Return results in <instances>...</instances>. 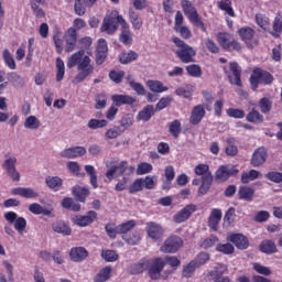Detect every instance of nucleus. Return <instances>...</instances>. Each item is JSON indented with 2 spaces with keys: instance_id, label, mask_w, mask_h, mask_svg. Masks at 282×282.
<instances>
[{
  "instance_id": "obj_1",
  "label": "nucleus",
  "mask_w": 282,
  "mask_h": 282,
  "mask_svg": "<svg viewBox=\"0 0 282 282\" xmlns=\"http://www.w3.org/2000/svg\"><path fill=\"white\" fill-rule=\"evenodd\" d=\"M68 69L77 67V75L74 77V85L83 83L86 78H89L94 74V62L89 55L85 54V48H82L72 54L66 62Z\"/></svg>"
},
{
  "instance_id": "obj_2",
  "label": "nucleus",
  "mask_w": 282,
  "mask_h": 282,
  "mask_svg": "<svg viewBox=\"0 0 282 282\" xmlns=\"http://www.w3.org/2000/svg\"><path fill=\"white\" fill-rule=\"evenodd\" d=\"M170 265L171 268H180L182 261L175 256H166L165 258H154L151 261L149 276L152 281H158L162 276V270Z\"/></svg>"
},
{
  "instance_id": "obj_3",
  "label": "nucleus",
  "mask_w": 282,
  "mask_h": 282,
  "mask_svg": "<svg viewBox=\"0 0 282 282\" xmlns=\"http://www.w3.org/2000/svg\"><path fill=\"white\" fill-rule=\"evenodd\" d=\"M122 21H124V18L117 10H113L104 18L100 32L116 34L118 32V24L122 28Z\"/></svg>"
},
{
  "instance_id": "obj_4",
  "label": "nucleus",
  "mask_w": 282,
  "mask_h": 282,
  "mask_svg": "<svg viewBox=\"0 0 282 282\" xmlns=\"http://www.w3.org/2000/svg\"><path fill=\"white\" fill-rule=\"evenodd\" d=\"M173 43L178 47L176 51V56L180 58L182 63H193V58H195L197 52L193 46L186 44L182 39L180 37H173Z\"/></svg>"
},
{
  "instance_id": "obj_5",
  "label": "nucleus",
  "mask_w": 282,
  "mask_h": 282,
  "mask_svg": "<svg viewBox=\"0 0 282 282\" xmlns=\"http://www.w3.org/2000/svg\"><path fill=\"white\" fill-rule=\"evenodd\" d=\"M194 173L202 176V185L198 189V195H206L210 189V186H213V172H210V167L208 164H198L195 167Z\"/></svg>"
},
{
  "instance_id": "obj_6",
  "label": "nucleus",
  "mask_w": 282,
  "mask_h": 282,
  "mask_svg": "<svg viewBox=\"0 0 282 282\" xmlns=\"http://www.w3.org/2000/svg\"><path fill=\"white\" fill-rule=\"evenodd\" d=\"M274 77L268 70L261 68H254L250 77L251 89L257 91L259 84L261 85H272Z\"/></svg>"
},
{
  "instance_id": "obj_7",
  "label": "nucleus",
  "mask_w": 282,
  "mask_h": 282,
  "mask_svg": "<svg viewBox=\"0 0 282 282\" xmlns=\"http://www.w3.org/2000/svg\"><path fill=\"white\" fill-rule=\"evenodd\" d=\"M182 9L184 14L189 19L192 23H195L197 28H199L203 32H206V25L199 18V13H197V9L193 6V3L188 0L182 1Z\"/></svg>"
},
{
  "instance_id": "obj_8",
  "label": "nucleus",
  "mask_w": 282,
  "mask_h": 282,
  "mask_svg": "<svg viewBox=\"0 0 282 282\" xmlns=\"http://www.w3.org/2000/svg\"><path fill=\"white\" fill-rule=\"evenodd\" d=\"M184 246V240H182L178 236L169 237L164 243L161 246V252L165 254H175L180 248Z\"/></svg>"
},
{
  "instance_id": "obj_9",
  "label": "nucleus",
  "mask_w": 282,
  "mask_h": 282,
  "mask_svg": "<svg viewBox=\"0 0 282 282\" xmlns=\"http://www.w3.org/2000/svg\"><path fill=\"white\" fill-rule=\"evenodd\" d=\"M4 219L8 223L13 224L19 235H23V232H25V228H28V220L25 218L19 217L14 212H8L4 214Z\"/></svg>"
},
{
  "instance_id": "obj_10",
  "label": "nucleus",
  "mask_w": 282,
  "mask_h": 282,
  "mask_svg": "<svg viewBox=\"0 0 282 282\" xmlns=\"http://www.w3.org/2000/svg\"><path fill=\"white\" fill-rule=\"evenodd\" d=\"M238 34L241 41H245L246 45L249 47H257V45H259V40L254 39V29L250 26H243L238 30Z\"/></svg>"
},
{
  "instance_id": "obj_11",
  "label": "nucleus",
  "mask_w": 282,
  "mask_h": 282,
  "mask_svg": "<svg viewBox=\"0 0 282 282\" xmlns=\"http://www.w3.org/2000/svg\"><path fill=\"white\" fill-rule=\"evenodd\" d=\"M83 155H87V148L80 145L64 149L59 152V156L64 160H76V158H83Z\"/></svg>"
},
{
  "instance_id": "obj_12",
  "label": "nucleus",
  "mask_w": 282,
  "mask_h": 282,
  "mask_svg": "<svg viewBox=\"0 0 282 282\" xmlns=\"http://www.w3.org/2000/svg\"><path fill=\"white\" fill-rule=\"evenodd\" d=\"M229 69L231 74L225 69V74H227L229 83L231 85H237V87H241V67H239V64L237 62L230 63Z\"/></svg>"
},
{
  "instance_id": "obj_13",
  "label": "nucleus",
  "mask_w": 282,
  "mask_h": 282,
  "mask_svg": "<svg viewBox=\"0 0 282 282\" xmlns=\"http://www.w3.org/2000/svg\"><path fill=\"white\" fill-rule=\"evenodd\" d=\"M195 210H197V205L188 204L173 216V221L175 224H184V221L191 219V215H193Z\"/></svg>"
},
{
  "instance_id": "obj_14",
  "label": "nucleus",
  "mask_w": 282,
  "mask_h": 282,
  "mask_svg": "<svg viewBox=\"0 0 282 282\" xmlns=\"http://www.w3.org/2000/svg\"><path fill=\"white\" fill-rule=\"evenodd\" d=\"M65 52L69 54L76 50V42L78 41V33L74 26L69 28L64 34Z\"/></svg>"
},
{
  "instance_id": "obj_15",
  "label": "nucleus",
  "mask_w": 282,
  "mask_h": 282,
  "mask_svg": "<svg viewBox=\"0 0 282 282\" xmlns=\"http://www.w3.org/2000/svg\"><path fill=\"white\" fill-rule=\"evenodd\" d=\"M239 173V170L237 167H228L226 165H220L216 173H215V180L216 182H226L228 177H232V175H237Z\"/></svg>"
},
{
  "instance_id": "obj_16",
  "label": "nucleus",
  "mask_w": 282,
  "mask_h": 282,
  "mask_svg": "<svg viewBox=\"0 0 282 282\" xmlns=\"http://www.w3.org/2000/svg\"><path fill=\"white\" fill-rule=\"evenodd\" d=\"M119 41L123 45H131V43H133V34H131L129 22H127V20H121V32L119 34Z\"/></svg>"
},
{
  "instance_id": "obj_17",
  "label": "nucleus",
  "mask_w": 282,
  "mask_h": 282,
  "mask_svg": "<svg viewBox=\"0 0 282 282\" xmlns=\"http://www.w3.org/2000/svg\"><path fill=\"white\" fill-rule=\"evenodd\" d=\"M206 116V109L204 108V105H197L192 109L191 116H189V124H193L194 127L199 124L202 120H204V117Z\"/></svg>"
},
{
  "instance_id": "obj_18",
  "label": "nucleus",
  "mask_w": 282,
  "mask_h": 282,
  "mask_svg": "<svg viewBox=\"0 0 282 282\" xmlns=\"http://www.w3.org/2000/svg\"><path fill=\"white\" fill-rule=\"evenodd\" d=\"M147 234L150 237V239L158 241L159 239H162V237H164V229H162V226H160L156 223H148Z\"/></svg>"
},
{
  "instance_id": "obj_19",
  "label": "nucleus",
  "mask_w": 282,
  "mask_h": 282,
  "mask_svg": "<svg viewBox=\"0 0 282 282\" xmlns=\"http://www.w3.org/2000/svg\"><path fill=\"white\" fill-rule=\"evenodd\" d=\"M87 257H89V252L87 249H85V247H75L69 251L70 261H74V263H80L85 261Z\"/></svg>"
},
{
  "instance_id": "obj_20",
  "label": "nucleus",
  "mask_w": 282,
  "mask_h": 282,
  "mask_svg": "<svg viewBox=\"0 0 282 282\" xmlns=\"http://www.w3.org/2000/svg\"><path fill=\"white\" fill-rule=\"evenodd\" d=\"M11 195H19L25 199H36L40 196L39 192L30 187H15L11 189Z\"/></svg>"
},
{
  "instance_id": "obj_21",
  "label": "nucleus",
  "mask_w": 282,
  "mask_h": 282,
  "mask_svg": "<svg viewBox=\"0 0 282 282\" xmlns=\"http://www.w3.org/2000/svg\"><path fill=\"white\" fill-rule=\"evenodd\" d=\"M144 270H148L150 272L151 270V260L143 258L139 262H135L130 265V274H142Z\"/></svg>"
},
{
  "instance_id": "obj_22",
  "label": "nucleus",
  "mask_w": 282,
  "mask_h": 282,
  "mask_svg": "<svg viewBox=\"0 0 282 282\" xmlns=\"http://www.w3.org/2000/svg\"><path fill=\"white\" fill-rule=\"evenodd\" d=\"M221 209H212L208 218V227L210 228V230H214V232H217L219 230V221H221Z\"/></svg>"
},
{
  "instance_id": "obj_23",
  "label": "nucleus",
  "mask_w": 282,
  "mask_h": 282,
  "mask_svg": "<svg viewBox=\"0 0 282 282\" xmlns=\"http://www.w3.org/2000/svg\"><path fill=\"white\" fill-rule=\"evenodd\" d=\"M268 160V151L265 148H258L251 158L252 166H261V164H265Z\"/></svg>"
},
{
  "instance_id": "obj_24",
  "label": "nucleus",
  "mask_w": 282,
  "mask_h": 282,
  "mask_svg": "<svg viewBox=\"0 0 282 282\" xmlns=\"http://www.w3.org/2000/svg\"><path fill=\"white\" fill-rule=\"evenodd\" d=\"M98 217V214L94 210H90L85 216H77L75 223L77 226H89V224H94Z\"/></svg>"
},
{
  "instance_id": "obj_25",
  "label": "nucleus",
  "mask_w": 282,
  "mask_h": 282,
  "mask_svg": "<svg viewBox=\"0 0 282 282\" xmlns=\"http://www.w3.org/2000/svg\"><path fill=\"white\" fill-rule=\"evenodd\" d=\"M72 193L74 195V197L77 199V202H85V199H87V197H89L90 195V191L89 187L87 186H80V185H75L72 188Z\"/></svg>"
},
{
  "instance_id": "obj_26",
  "label": "nucleus",
  "mask_w": 282,
  "mask_h": 282,
  "mask_svg": "<svg viewBox=\"0 0 282 282\" xmlns=\"http://www.w3.org/2000/svg\"><path fill=\"white\" fill-rule=\"evenodd\" d=\"M229 241L236 246L239 250H246L249 246L248 238L241 234H234L229 236Z\"/></svg>"
},
{
  "instance_id": "obj_27",
  "label": "nucleus",
  "mask_w": 282,
  "mask_h": 282,
  "mask_svg": "<svg viewBox=\"0 0 282 282\" xmlns=\"http://www.w3.org/2000/svg\"><path fill=\"white\" fill-rule=\"evenodd\" d=\"M153 116H155V107H153V105H148L138 112L137 120H141L142 122H149V120H151Z\"/></svg>"
},
{
  "instance_id": "obj_28",
  "label": "nucleus",
  "mask_w": 282,
  "mask_h": 282,
  "mask_svg": "<svg viewBox=\"0 0 282 282\" xmlns=\"http://www.w3.org/2000/svg\"><path fill=\"white\" fill-rule=\"evenodd\" d=\"M29 210L30 213H32L33 215H44L46 217H52V213H54V208L50 207V208H44L43 206H41V204L39 203H33L29 206Z\"/></svg>"
},
{
  "instance_id": "obj_29",
  "label": "nucleus",
  "mask_w": 282,
  "mask_h": 282,
  "mask_svg": "<svg viewBox=\"0 0 282 282\" xmlns=\"http://www.w3.org/2000/svg\"><path fill=\"white\" fill-rule=\"evenodd\" d=\"M111 100L116 107H122V105H133V102H135V98L129 95H113Z\"/></svg>"
},
{
  "instance_id": "obj_30",
  "label": "nucleus",
  "mask_w": 282,
  "mask_h": 282,
  "mask_svg": "<svg viewBox=\"0 0 282 282\" xmlns=\"http://www.w3.org/2000/svg\"><path fill=\"white\" fill-rule=\"evenodd\" d=\"M52 229L58 235L69 236L72 235V229L65 221L58 220L52 224Z\"/></svg>"
},
{
  "instance_id": "obj_31",
  "label": "nucleus",
  "mask_w": 282,
  "mask_h": 282,
  "mask_svg": "<svg viewBox=\"0 0 282 282\" xmlns=\"http://www.w3.org/2000/svg\"><path fill=\"white\" fill-rule=\"evenodd\" d=\"M147 86L149 87L150 91L154 94H162L164 91H169V87L164 86L160 80H148Z\"/></svg>"
},
{
  "instance_id": "obj_32",
  "label": "nucleus",
  "mask_w": 282,
  "mask_h": 282,
  "mask_svg": "<svg viewBox=\"0 0 282 282\" xmlns=\"http://www.w3.org/2000/svg\"><path fill=\"white\" fill-rule=\"evenodd\" d=\"M129 19L133 30H141L142 25H144V22L142 21V18H140V14H138L133 10H129Z\"/></svg>"
},
{
  "instance_id": "obj_33",
  "label": "nucleus",
  "mask_w": 282,
  "mask_h": 282,
  "mask_svg": "<svg viewBox=\"0 0 282 282\" xmlns=\"http://www.w3.org/2000/svg\"><path fill=\"white\" fill-rule=\"evenodd\" d=\"M238 197L246 202H252V198L254 197V189L249 186H242L238 191Z\"/></svg>"
},
{
  "instance_id": "obj_34",
  "label": "nucleus",
  "mask_w": 282,
  "mask_h": 282,
  "mask_svg": "<svg viewBox=\"0 0 282 282\" xmlns=\"http://www.w3.org/2000/svg\"><path fill=\"white\" fill-rule=\"evenodd\" d=\"M260 250L264 254H274V252H278L276 243L272 240H263L260 245Z\"/></svg>"
},
{
  "instance_id": "obj_35",
  "label": "nucleus",
  "mask_w": 282,
  "mask_h": 282,
  "mask_svg": "<svg viewBox=\"0 0 282 282\" xmlns=\"http://www.w3.org/2000/svg\"><path fill=\"white\" fill-rule=\"evenodd\" d=\"M133 61H138V53L134 51L123 52L119 55V62L122 65H129V63H133Z\"/></svg>"
},
{
  "instance_id": "obj_36",
  "label": "nucleus",
  "mask_w": 282,
  "mask_h": 282,
  "mask_svg": "<svg viewBox=\"0 0 282 282\" xmlns=\"http://www.w3.org/2000/svg\"><path fill=\"white\" fill-rule=\"evenodd\" d=\"M41 128V120L36 118V116H29L24 120V129H30L31 131H36V129Z\"/></svg>"
},
{
  "instance_id": "obj_37",
  "label": "nucleus",
  "mask_w": 282,
  "mask_h": 282,
  "mask_svg": "<svg viewBox=\"0 0 282 282\" xmlns=\"http://www.w3.org/2000/svg\"><path fill=\"white\" fill-rule=\"evenodd\" d=\"M227 142V148L225 150L226 155H229L231 158H234V155H237V153H239V149L237 148V139L235 138H228L226 140Z\"/></svg>"
},
{
  "instance_id": "obj_38",
  "label": "nucleus",
  "mask_w": 282,
  "mask_h": 282,
  "mask_svg": "<svg viewBox=\"0 0 282 282\" xmlns=\"http://www.w3.org/2000/svg\"><path fill=\"white\" fill-rule=\"evenodd\" d=\"M128 85L138 94V96H144L147 94V89H144V85L141 83L133 82V76L129 75L127 77Z\"/></svg>"
},
{
  "instance_id": "obj_39",
  "label": "nucleus",
  "mask_w": 282,
  "mask_h": 282,
  "mask_svg": "<svg viewBox=\"0 0 282 282\" xmlns=\"http://www.w3.org/2000/svg\"><path fill=\"white\" fill-rule=\"evenodd\" d=\"M45 184H46V186H48V188L58 191V188H61V186H63V178H61L58 176H47L45 178Z\"/></svg>"
},
{
  "instance_id": "obj_40",
  "label": "nucleus",
  "mask_w": 282,
  "mask_h": 282,
  "mask_svg": "<svg viewBox=\"0 0 282 282\" xmlns=\"http://www.w3.org/2000/svg\"><path fill=\"white\" fill-rule=\"evenodd\" d=\"M217 41L221 45V47H224V50H230L232 36L229 33H218Z\"/></svg>"
},
{
  "instance_id": "obj_41",
  "label": "nucleus",
  "mask_w": 282,
  "mask_h": 282,
  "mask_svg": "<svg viewBox=\"0 0 282 282\" xmlns=\"http://www.w3.org/2000/svg\"><path fill=\"white\" fill-rule=\"evenodd\" d=\"M135 228V220H129L127 223H122L117 226L118 235H127V232H131Z\"/></svg>"
},
{
  "instance_id": "obj_42",
  "label": "nucleus",
  "mask_w": 282,
  "mask_h": 282,
  "mask_svg": "<svg viewBox=\"0 0 282 282\" xmlns=\"http://www.w3.org/2000/svg\"><path fill=\"white\" fill-rule=\"evenodd\" d=\"M111 279V267L101 269L95 276V282H106Z\"/></svg>"
},
{
  "instance_id": "obj_43",
  "label": "nucleus",
  "mask_w": 282,
  "mask_h": 282,
  "mask_svg": "<svg viewBox=\"0 0 282 282\" xmlns=\"http://www.w3.org/2000/svg\"><path fill=\"white\" fill-rule=\"evenodd\" d=\"M84 169L90 176V185L93 188H98V175H96V167H94V165H85Z\"/></svg>"
},
{
  "instance_id": "obj_44",
  "label": "nucleus",
  "mask_w": 282,
  "mask_h": 282,
  "mask_svg": "<svg viewBox=\"0 0 282 282\" xmlns=\"http://www.w3.org/2000/svg\"><path fill=\"white\" fill-rule=\"evenodd\" d=\"M3 61L9 69H17V62L14 61V56L10 53V50L6 48L2 52Z\"/></svg>"
},
{
  "instance_id": "obj_45",
  "label": "nucleus",
  "mask_w": 282,
  "mask_h": 282,
  "mask_svg": "<svg viewBox=\"0 0 282 282\" xmlns=\"http://www.w3.org/2000/svg\"><path fill=\"white\" fill-rule=\"evenodd\" d=\"M169 131L173 135V138H180V134L182 133V122H180V120L177 119L172 121L170 123Z\"/></svg>"
},
{
  "instance_id": "obj_46",
  "label": "nucleus",
  "mask_w": 282,
  "mask_h": 282,
  "mask_svg": "<svg viewBox=\"0 0 282 282\" xmlns=\"http://www.w3.org/2000/svg\"><path fill=\"white\" fill-rule=\"evenodd\" d=\"M66 169H68L69 173L76 175V177H83L85 174L80 173V164L76 161H69L66 163Z\"/></svg>"
},
{
  "instance_id": "obj_47",
  "label": "nucleus",
  "mask_w": 282,
  "mask_h": 282,
  "mask_svg": "<svg viewBox=\"0 0 282 282\" xmlns=\"http://www.w3.org/2000/svg\"><path fill=\"white\" fill-rule=\"evenodd\" d=\"M256 23L259 28H262V30H269L270 28V19L263 13L256 14Z\"/></svg>"
},
{
  "instance_id": "obj_48",
  "label": "nucleus",
  "mask_w": 282,
  "mask_h": 282,
  "mask_svg": "<svg viewBox=\"0 0 282 282\" xmlns=\"http://www.w3.org/2000/svg\"><path fill=\"white\" fill-rule=\"evenodd\" d=\"M56 82L61 83L65 76V62L61 57L56 58Z\"/></svg>"
},
{
  "instance_id": "obj_49",
  "label": "nucleus",
  "mask_w": 282,
  "mask_h": 282,
  "mask_svg": "<svg viewBox=\"0 0 282 282\" xmlns=\"http://www.w3.org/2000/svg\"><path fill=\"white\" fill-rule=\"evenodd\" d=\"M144 188V178H137L128 188L129 193L133 195L134 193H140Z\"/></svg>"
},
{
  "instance_id": "obj_50",
  "label": "nucleus",
  "mask_w": 282,
  "mask_h": 282,
  "mask_svg": "<svg viewBox=\"0 0 282 282\" xmlns=\"http://www.w3.org/2000/svg\"><path fill=\"white\" fill-rule=\"evenodd\" d=\"M153 171V165L151 163L141 162L137 166V175H147Z\"/></svg>"
},
{
  "instance_id": "obj_51",
  "label": "nucleus",
  "mask_w": 282,
  "mask_h": 282,
  "mask_svg": "<svg viewBox=\"0 0 282 282\" xmlns=\"http://www.w3.org/2000/svg\"><path fill=\"white\" fill-rule=\"evenodd\" d=\"M247 120L248 122H253L254 124H259L263 122V117L260 115L259 111L256 109H252L248 115H247Z\"/></svg>"
},
{
  "instance_id": "obj_52",
  "label": "nucleus",
  "mask_w": 282,
  "mask_h": 282,
  "mask_svg": "<svg viewBox=\"0 0 282 282\" xmlns=\"http://www.w3.org/2000/svg\"><path fill=\"white\" fill-rule=\"evenodd\" d=\"M193 91L195 88L193 86L180 87L175 90L176 96H181L182 98H191L193 96Z\"/></svg>"
},
{
  "instance_id": "obj_53",
  "label": "nucleus",
  "mask_w": 282,
  "mask_h": 282,
  "mask_svg": "<svg viewBox=\"0 0 282 282\" xmlns=\"http://www.w3.org/2000/svg\"><path fill=\"white\" fill-rule=\"evenodd\" d=\"M218 8L219 10L226 12V14H228L229 17H235V10L232 9V7H230V0L218 1Z\"/></svg>"
},
{
  "instance_id": "obj_54",
  "label": "nucleus",
  "mask_w": 282,
  "mask_h": 282,
  "mask_svg": "<svg viewBox=\"0 0 282 282\" xmlns=\"http://www.w3.org/2000/svg\"><path fill=\"white\" fill-rule=\"evenodd\" d=\"M259 107L262 113H270L272 111V101L270 98L263 97L259 101Z\"/></svg>"
},
{
  "instance_id": "obj_55",
  "label": "nucleus",
  "mask_w": 282,
  "mask_h": 282,
  "mask_svg": "<svg viewBox=\"0 0 282 282\" xmlns=\"http://www.w3.org/2000/svg\"><path fill=\"white\" fill-rule=\"evenodd\" d=\"M210 261V254L207 252H200L197 254L196 259L194 260V263H196V267L199 268L202 265H206Z\"/></svg>"
},
{
  "instance_id": "obj_56",
  "label": "nucleus",
  "mask_w": 282,
  "mask_h": 282,
  "mask_svg": "<svg viewBox=\"0 0 282 282\" xmlns=\"http://www.w3.org/2000/svg\"><path fill=\"white\" fill-rule=\"evenodd\" d=\"M123 241L129 246H138L142 239L138 234L124 235L122 236Z\"/></svg>"
},
{
  "instance_id": "obj_57",
  "label": "nucleus",
  "mask_w": 282,
  "mask_h": 282,
  "mask_svg": "<svg viewBox=\"0 0 282 282\" xmlns=\"http://www.w3.org/2000/svg\"><path fill=\"white\" fill-rule=\"evenodd\" d=\"M197 263L191 261L187 265L183 268V276H185V279H191V276H193V273L195 272V270H197Z\"/></svg>"
},
{
  "instance_id": "obj_58",
  "label": "nucleus",
  "mask_w": 282,
  "mask_h": 282,
  "mask_svg": "<svg viewBox=\"0 0 282 282\" xmlns=\"http://www.w3.org/2000/svg\"><path fill=\"white\" fill-rule=\"evenodd\" d=\"M186 72L188 76H192L193 78H199L202 76V67L199 65H189L186 67Z\"/></svg>"
},
{
  "instance_id": "obj_59",
  "label": "nucleus",
  "mask_w": 282,
  "mask_h": 282,
  "mask_svg": "<svg viewBox=\"0 0 282 282\" xmlns=\"http://www.w3.org/2000/svg\"><path fill=\"white\" fill-rule=\"evenodd\" d=\"M171 102H173V97H162L155 106V111H162V109H166Z\"/></svg>"
},
{
  "instance_id": "obj_60",
  "label": "nucleus",
  "mask_w": 282,
  "mask_h": 282,
  "mask_svg": "<svg viewBox=\"0 0 282 282\" xmlns=\"http://www.w3.org/2000/svg\"><path fill=\"white\" fill-rule=\"evenodd\" d=\"M217 252H223V254H232L235 252V247L230 243L217 245Z\"/></svg>"
},
{
  "instance_id": "obj_61",
  "label": "nucleus",
  "mask_w": 282,
  "mask_h": 282,
  "mask_svg": "<svg viewBox=\"0 0 282 282\" xmlns=\"http://www.w3.org/2000/svg\"><path fill=\"white\" fill-rule=\"evenodd\" d=\"M227 270H228V268L225 264L218 263L214 268V271L209 272V276H212V278L221 276Z\"/></svg>"
},
{
  "instance_id": "obj_62",
  "label": "nucleus",
  "mask_w": 282,
  "mask_h": 282,
  "mask_svg": "<svg viewBox=\"0 0 282 282\" xmlns=\"http://www.w3.org/2000/svg\"><path fill=\"white\" fill-rule=\"evenodd\" d=\"M102 127H107V120L105 119H90L88 121V129H102Z\"/></svg>"
},
{
  "instance_id": "obj_63",
  "label": "nucleus",
  "mask_w": 282,
  "mask_h": 282,
  "mask_svg": "<svg viewBox=\"0 0 282 282\" xmlns=\"http://www.w3.org/2000/svg\"><path fill=\"white\" fill-rule=\"evenodd\" d=\"M109 78L113 83L120 84V83H122V78H124V72L123 70H112L109 73Z\"/></svg>"
},
{
  "instance_id": "obj_64",
  "label": "nucleus",
  "mask_w": 282,
  "mask_h": 282,
  "mask_svg": "<svg viewBox=\"0 0 282 282\" xmlns=\"http://www.w3.org/2000/svg\"><path fill=\"white\" fill-rule=\"evenodd\" d=\"M101 257L108 262L118 261V254L113 250L101 251Z\"/></svg>"
}]
</instances>
